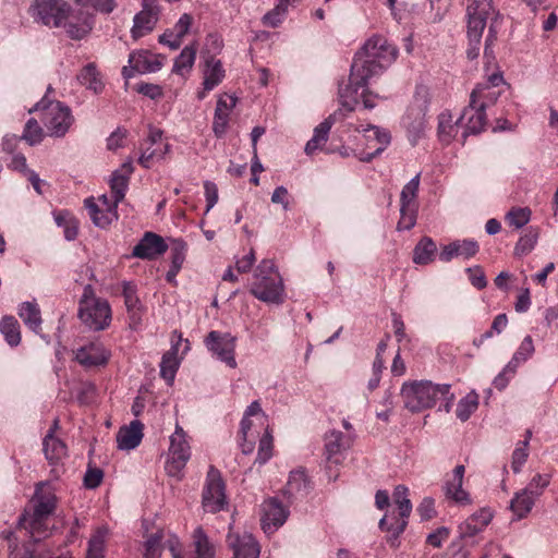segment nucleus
Wrapping results in <instances>:
<instances>
[{
    "label": "nucleus",
    "mask_w": 558,
    "mask_h": 558,
    "mask_svg": "<svg viewBox=\"0 0 558 558\" xmlns=\"http://www.w3.org/2000/svg\"><path fill=\"white\" fill-rule=\"evenodd\" d=\"M471 284L477 290H483L487 286L485 272L481 266H473L465 269Z\"/></svg>",
    "instance_id": "obj_57"
},
{
    "label": "nucleus",
    "mask_w": 558,
    "mask_h": 558,
    "mask_svg": "<svg viewBox=\"0 0 558 558\" xmlns=\"http://www.w3.org/2000/svg\"><path fill=\"white\" fill-rule=\"evenodd\" d=\"M350 439L340 430H329L324 436V456L327 466L338 465L344 459V452L350 448Z\"/></svg>",
    "instance_id": "obj_14"
},
{
    "label": "nucleus",
    "mask_w": 558,
    "mask_h": 558,
    "mask_svg": "<svg viewBox=\"0 0 558 558\" xmlns=\"http://www.w3.org/2000/svg\"><path fill=\"white\" fill-rule=\"evenodd\" d=\"M288 7L287 2L279 0L277 5L263 16V24L272 28L278 27L288 12Z\"/></svg>",
    "instance_id": "obj_47"
},
{
    "label": "nucleus",
    "mask_w": 558,
    "mask_h": 558,
    "mask_svg": "<svg viewBox=\"0 0 558 558\" xmlns=\"http://www.w3.org/2000/svg\"><path fill=\"white\" fill-rule=\"evenodd\" d=\"M529 458L527 441H519L511 456V469L513 473H520Z\"/></svg>",
    "instance_id": "obj_52"
},
{
    "label": "nucleus",
    "mask_w": 558,
    "mask_h": 558,
    "mask_svg": "<svg viewBox=\"0 0 558 558\" xmlns=\"http://www.w3.org/2000/svg\"><path fill=\"white\" fill-rule=\"evenodd\" d=\"M105 533L97 531L88 542L86 558H105Z\"/></svg>",
    "instance_id": "obj_50"
},
{
    "label": "nucleus",
    "mask_w": 558,
    "mask_h": 558,
    "mask_svg": "<svg viewBox=\"0 0 558 558\" xmlns=\"http://www.w3.org/2000/svg\"><path fill=\"white\" fill-rule=\"evenodd\" d=\"M450 535V530L446 526H440L434 532L429 533L426 537V543L434 548H440L442 542L446 541Z\"/></svg>",
    "instance_id": "obj_63"
},
{
    "label": "nucleus",
    "mask_w": 558,
    "mask_h": 558,
    "mask_svg": "<svg viewBox=\"0 0 558 558\" xmlns=\"http://www.w3.org/2000/svg\"><path fill=\"white\" fill-rule=\"evenodd\" d=\"M182 341V335L174 330L171 336V349L162 355L160 363V376L168 383L172 384L179 368L177 354L179 344Z\"/></svg>",
    "instance_id": "obj_23"
},
{
    "label": "nucleus",
    "mask_w": 558,
    "mask_h": 558,
    "mask_svg": "<svg viewBox=\"0 0 558 558\" xmlns=\"http://www.w3.org/2000/svg\"><path fill=\"white\" fill-rule=\"evenodd\" d=\"M134 172L132 158H128L117 170L111 174L109 185L112 193V203L119 205L125 197L129 187V182L132 173Z\"/></svg>",
    "instance_id": "obj_20"
},
{
    "label": "nucleus",
    "mask_w": 558,
    "mask_h": 558,
    "mask_svg": "<svg viewBox=\"0 0 558 558\" xmlns=\"http://www.w3.org/2000/svg\"><path fill=\"white\" fill-rule=\"evenodd\" d=\"M204 342L208 351L219 361L226 363L231 368L236 367L234 356L235 337L229 332L213 330L206 336Z\"/></svg>",
    "instance_id": "obj_11"
},
{
    "label": "nucleus",
    "mask_w": 558,
    "mask_h": 558,
    "mask_svg": "<svg viewBox=\"0 0 558 558\" xmlns=\"http://www.w3.org/2000/svg\"><path fill=\"white\" fill-rule=\"evenodd\" d=\"M128 135V130L124 128H118L107 138V148L109 150H116L123 146V141Z\"/></svg>",
    "instance_id": "obj_64"
},
{
    "label": "nucleus",
    "mask_w": 558,
    "mask_h": 558,
    "mask_svg": "<svg viewBox=\"0 0 558 558\" xmlns=\"http://www.w3.org/2000/svg\"><path fill=\"white\" fill-rule=\"evenodd\" d=\"M34 502V511L28 524L31 530L35 529L37 524L53 513L57 507V496L50 487L40 483L36 487ZM27 522L26 514H22L19 519V525L27 529Z\"/></svg>",
    "instance_id": "obj_10"
},
{
    "label": "nucleus",
    "mask_w": 558,
    "mask_h": 558,
    "mask_svg": "<svg viewBox=\"0 0 558 558\" xmlns=\"http://www.w3.org/2000/svg\"><path fill=\"white\" fill-rule=\"evenodd\" d=\"M457 243L459 246V256H462L464 259H470L478 253V243L473 239L457 240Z\"/></svg>",
    "instance_id": "obj_61"
},
{
    "label": "nucleus",
    "mask_w": 558,
    "mask_h": 558,
    "mask_svg": "<svg viewBox=\"0 0 558 558\" xmlns=\"http://www.w3.org/2000/svg\"><path fill=\"white\" fill-rule=\"evenodd\" d=\"M451 389L449 384H434L430 380H414L404 383L401 387V396L404 407L412 413H417L433 408L441 395Z\"/></svg>",
    "instance_id": "obj_3"
},
{
    "label": "nucleus",
    "mask_w": 558,
    "mask_h": 558,
    "mask_svg": "<svg viewBox=\"0 0 558 558\" xmlns=\"http://www.w3.org/2000/svg\"><path fill=\"white\" fill-rule=\"evenodd\" d=\"M43 451L50 465L59 464L68 454V447L60 438L48 430L43 439Z\"/></svg>",
    "instance_id": "obj_27"
},
{
    "label": "nucleus",
    "mask_w": 558,
    "mask_h": 558,
    "mask_svg": "<svg viewBox=\"0 0 558 558\" xmlns=\"http://www.w3.org/2000/svg\"><path fill=\"white\" fill-rule=\"evenodd\" d=\"M76 78L81 85L85 86L87 89L94 92L95 94H100L105 88L101 75L94 62L86 64L80 71Z\"/></svg>",
    "instance_id": "obj_34"
},
{
    "label": "nucleus",
    "mask_w": 558,
    "mask_h": 558,
    "mask_svg": "<svg viewBox=\"0 0 558 558\" xmlns=\"http://www.w3.org/2000/svg\"><path fill=\"white\" fill-rule=\"evenodd\" d=\"M461 122L454 121L450 111L445 110L438 116L437 136L444 145H449L457 136Z\"/></svg>",
    "instance_id": "obj_28"
},
{
    "label": "nucleus",
    "mask_w": 558,
    "mask_h": 558,
    "mask_svg": "<svg viewBox=\"0 0 558 558\" xmlns=\"http://www.w3.org/2000/svg\"><path fill=\"white\" fill-rule=\"evenodd\" d=\"M84 206L93 223L100 229L108 228L113 221L119 219L118 206L113 203L109 209H101L95 202V198L90 196L84 201Z\"/></svg>",
    "instance_id": "obj_24"
},
{
    "label": "nucleus",
    "mask_w": 558,
    "mask_h": 558,
    "mask_svg": "<svg viewBox=\"0 0 558 558\" xmlns=\"http://www.w3.org/2000/svg\"><path fill=\"white\" fill-rule=\"evenodd\" d=\"M104 478V471L99 468L88 466L84 475V486L89 489L97 488Z\"/></svg>",
    "instance_id": "obj_58"
},
{
    "label": "nucleus",
    "mask_w": 558,
    "mask_h": 558,
    "mask_svg": "<svg viewBox=\"0 0 558 558\" xmlns=\"http://www.w3.org/2000/svg\"><path fill=\"white\" fill-rule=\"evenodd\" d=\"M161 154H159V148H151L148 144L147 147L141 148V155L138 157V163L145 168L149 169L151 167L153 160H160Z\"/></svg>",
    "instance_id": "obj_60"
},
{
    "label": "nucleus",
    "mask_w": 558,
    "mask_h": 558,
    "mask_svg": "<svg viewBox=\"0 0 558 558\" xmlns=\"http://www.w3.org/2000/svg\"><path fill=\"white\" fill-rule=\"evenodd\" d=\"M17 314L27 328L39 335L43 319L40 308L35 301H26L21 303L17 310Z\"/></svg>",
    "instance_id": "obj_32"
},
{
    "label": "nucleus",
    "mask_w": 558,
    "mask_h": 558,
    "mask_svg": "<svg viewBox=\"0 0 558 558\" xmlns=\"http://www.w3.org/2000/svg\"><path fill=\"white\" fill-rule=\"evenodd\" d=\"M416 511L422 521H427L436 517L435 500L432 497H425L417 506Z\"/></svg>",
    "instance_id": "obj_59"
},
{
    "label": "nucleus",
    "mask_w": 558,
    "mask_h": 558,
    "mask_svg": "<svg viewBox=\"0 0 558 558\" xmlns=\"http://www.w3.org/2000/svg\"><path fill=\"white\" fill-rule=\"evenodd\" d=\"M109 356V352L100 343L82 347L75 354L76 361L87 367L104 365L108 362Z\"/></svg>",
    "instance_id": "obj_25"
},
{
    "label": "nucleus",
    "mask_w": 558,
    "mask_h": 558,
    "mask_svg": "<svg viewBox=\"0 0 558 558\" xmlns=\"http://www.w3.org/2000/svg\"><path fill=\"white\" fill-rule=\"evenodd\" d=\"M531 219V210L527 207L512 208L506 216L509 226L520 229L524 227Z\"/></svg>",
    "instance_id": "obj_51"
},
{
    "label": "nucleus",
    "mask_w": 558,
    "mask_h": 558,
    "mask_svg": "<svg viewBox=\"0 0 558 558\" xmlns=\"http://www.w3.org/2000/svg\"><path fill=\"white\" fill-rule=\"evenodd\" d=\"M505 84L501 72H495L488 76V78L478 83L472 90L470 98L472 104L484 105V109L494 105L500 96V90L495 88Z\"/></svg>",
    "instance_id": "obj_15"
},
{
    "label": "nucleus",
    "mask_w": 558,
    "mask_h": 558,
    "mask_svg": "<svg viewBox=\"0 0 558 558\" xmlns=\"http://www.w3.org/2000/svg\"><path fill=\"white\" fill-rule=\"evenodd\" d=\"M492 11V0H469L466 7L469 38L466 57L470 60H474L480 56L483 32Z\"/></svg>",
    "instance_id": "obj_4"
},
{
    "label": "nucleus",
    "mask_w": 558,
    "mask_h": 558,
    "mask_svg": "<svg viewBox=\"0 0 558 558\" xmlns=\"http://www.w3.org/2000/svg\"><path fill=\"white\" fill-rule=\"evenodd\" d=\"M363 138L365 148L355 154V157L363 162H369L379 156L391 142L389 131L371 124L364 129Z\"/></svg>",
    "instance_id": "obj_12"
},
{
    "label": "nucleus",
    "mask_w": 558,
    "mask_h": 558,
    "mask_svg": "<svg viewBox=\"0 0 558 558\" xmlns=\"http://www.w3.org/2000/svg\"><path fill=\"white\" fill-rule=\"evenodd\" d=\"M158 21L157 15H153L147 11H141L133 19V27L131 29L132 37L138 39L150 33Z\"/></svg>",
    "instance_id": "obj_36"
},
{
    "label": "nucleus",
    "mask_w": 558,
    "mask_h": 558,
    "mask_svg": "<svg viewBox=\"0 0 558 558\" xmlns=\"http://www.w3.org/2000/svg\"><path fill=\"white\" fill-rule=\"evenodd\" d=\"M311 490V483L304 470L292 471L286 485V494L298 498L306 496Z\"/></svg>",
    "instance_id": "obj_33"
},
{
    "label": "nucleus",
    "mask_w": 558,
    "mask_h": 558,
    "mask_svg": "<svg viewBox=\"0 0 558 558\" xmlns=\"http://www.w3.org/2000/svg\"><path fill=\"white\" fill-rule=\"evenodd\" d=\"M58 227L63 228L65 240L73 241L78 234V221L68 210H60L53 214Z\"/></svg>",
    "instance_id": "obj_37"
},
{
    "label": "nucleus",
    "mask_w": 558,
    "mask_h": 558,
    "mask_svg": "<svg viewBox=\"0 0 558 558\" xmlns=\"http://www.w3.org/2000/svg\"><path fill=\"white\" fill-rule=\"evenodd\" d=\"M196 48L193 46H185L180 54L174 59L172 72L179 75H183L184 72H189L195 62Z\"/></svg>",
    "instance_id": "obj_40"
},
{
    "label": "nucleus",
    "mask_w": 558,
    "mask_h": 558,
    "mask_svg": "<svg viewBox=\"0 0 558 558\" xmlns=\"http://www.w3.org/2000/svg\"><path fill=\"white\" fill-rule=\"evenodd\" d=\"M417 218V205H400V219L397 225L398 231L411 230Z\"/></svg>",
    "instance_id": "obj_46"
},
{
    "label": "nucleus",
    "mask_w": 558,
    "mask_h": 558,
    "mask_svg": "<svg viewBox=\"0 0 558 558\" xmlns=\"http://www.w3.org/2000/svg\"><path fill=\"white\" fill-rule=\"evenodd\" d=\"M129 63L134 64L137 73H155L162 66L159 56H153L147 50L131 52L129 56Z\"/></svg>",
    "instance_id": "obj_29"
},
{
    "label": "nucleus",
    "mask_w": 558,
    "mask_h": 558,
    "mask_svg": "<svg viewBox=\"0 0 558 558\" xmlns=\"http://www.w3.org/2000/svg\"><path fill=\"white\" fill-rule=\"evenodd\" d=\"M289 510L277 499L270 498L264 504L262 527L265 533H274L286 522Z\"/></svg>",
    "instance_id": "obj_21"
},
{
    "label": "nucleus",
    "mask_w": 558,
    "mask_h": 558,
    "mask_svg": "<svg viewBox=\"0 0 558 558\" xmlns=\"http://www.w3.org/2000/svg\"><path fill=\"white\" fill-rule=\"evenodd\" d=\"M397 58V49L386 38L374 36L355 53L349 84L339 87L341 107L353 111L359 101L357 92L368 81L380 75Z\"/></svg>",
    "instance_id": "obj_1"
},
{
    "label": "nucleus",
    "mask_w": 558,
    "mask_h": 558,
    "mask_svg": "<svg viewBox=\"0 0 558 558\" xmlns=\"http://www.w3.org/2000/svg\"><path fill=\"white\" fill-rule=\"evenodd\" d=\"M225 76L226 71L222 62L213 56L206 57L203 69V89L197 93V98L203 100L210 90L223 81Z\"/></svg>",
    "instance_id": "obj_19"
},
{
    "label": "nucleus",
    "mask_w": 558,
    "mask_h": 558,
    "mask_svg": "<svg viewBox=\"0 0 558 558\" xmlns=\"http://www.w3.org/2000/svg\"><path fill=\"white\" fill-rule=\"evenodd\" d=\"M36 110L45 111L44 123L51 136H64L74 121L70 107L60 101H49L46 96L29 112Z\"/></svg>",
    "instance_id": "obj_6"
},
{
    "label": "nucleus",
    "mask_w": 558,
    "mask_h": 558,
    "mask_svg": "<svg viewBox=\"0 0 558 558\" xmlns=\"http://www.w3.org/2000/svg\"><path fill=\"white\" fill-rule=\"evenodd\" d=\"M122 290V295L124 298V304L126 311H133L134 308H140L142 306L141 301L137 296L136 286L130 281H124Z\"/></svg>",
    "instance_id": "obj_55"
},
{
    "label": "nucleus",
    "mask_w": 558,
    "mask_h": 558,
    "mask_svg": "<svg viewBox=\"0 0 558 558\" xmlns=\"http://www.w3.org/2000/svg\"><path fill=\"white\" fill-rule=\"evenodd\" d=\"M272 457V436L268 430L262 436L258 444V451L255 462L265 464Z\"/></svg>",
    "instance_id": "obj_53"
},
{
    "label": "nucleus",
    "mask_w": 558,
    "mask_h": 558,
    "mask_svg": "<svg viewBox=\"0 0 558 558\" xmlns=\"http://www.w3.org/2000/svg\"><path fill=\"white\" fill-rule=\"evenodd\" d=\"M537 239V229L530 227L517 242L514 246V255L524 256L529 254L535 247Z\"/></svg>",
    "instance_id": "obj_44"
},
{
    "label": "nucleus",
    "mask_w": 558,
    "mask_h": 558,
    "mask_svg": "<svg viewBox=\"0 0 558 558\" xmlns=\"http://www.w3.org/2000/svg\"><path fill=\"white\" fill-rule=\"evenodd\" d=\"M64 0H34L29 13L34 20L48 27H61L71 13Z\"/></svg>",
    "instance_id": "obj_7"
},
{
    "label": "nucleus",
    "mask_w": 558,
    "mask_h": 558,
    "mask_svg": "<svg viewBox=\"0 0 558 558\" xmlns=\"http://www.w3.org/2000/svg\"><path fill=\"white\" fill-rule=\"evenodd\" d=\"M0 331L10 347H17L20 344V324L14 316H4L1 319Z\"/></svg>",
    "instance_id": "obj_38"
},
{
    "label": "nucleus",
    "mask_w": 558,
    "mask_h": 558,
    "mask_svg": "<svg viewBox=\"0 0 558 558\" xmlns=\"http://www.w3.org/2000/svg\"><path fill=\"white\" fill-rule=\"evenodd\" d=\"M408 487L398 485L392 494L393 501L399 510L398 517L392 512L390 518L393 522L391 523H388L387 514L379 520V529L389 533L387 542L391 547L399 545L398 538L404 532L408 525V518L412 511V504L408 498Z\"/></svg>",
    "instance_id": "obj_5"
},
{
    "label": "nucleus",
    "mask_w": 558,
    "mask_h": 558,
    "mask_svg": "<svg viewBox=\"0 0 558 558\" xmlns=\"http://www.w3.org/2000/svg\"><path fill=\"white\" fill-rule=\"evenodd\" d=\"M62 26L65 27V32L71 39L81 40L92 32L94 20L93 16H88L81 24L64 22Z\"/></svg>",
    "instance_id": "obj_45"
},
{
    "label": "nucleus",
    "mask_w": 558,
    "mask_h": 558,
    "mask_svg": "<svg viewBox=\"0 0 558 558\" xmlns=\"http://www.w3.org/2000/svg\"><path fill=\"white\" fill-rule=\"evenodd\" d=\"M461 128L463 129L462 136L465 140L469 135H477L485 130L486 126V112L484 105L472 104L470 101L459 117Z\"/></svg>",
    "instance_id": "obj_17"
},
{
    "label": "nucleus",
    "mask_w": 558,
    "mask_h": 558,
    "mask_svg": "<svg viewBox=\"0 0 558 558\" xmlns=\"http://www.w3.org/2000/svg\"><path fill=\"white\" fill-rule=\"evenodd\" d=\"M250 292L265 303L284 302L283 281L272 260L264 259L256 267Z\"/></svg>",
    "instance_id": "obj_2"
},
{
    "label": "nucleus",
    "mask_w": 558,
    "mask_h": 558,
    "mask_svg": "<svg viewBox=\"0 0 558 558\" xmlns=\"http://www.w3.org/2000/svg\"><path fill=\"white\" fill-rule=\"evenodd\" d=\"M336 122L335 113L327 117L315 129L312 138L305 145V153L313 155L316 150L323 148L328 141L330 129Z\"/></svg>",
    "instance_id": "obj_30"
},
{
    "label": "nucleus",
    "mask_w": 558,
    "mask_h": 558,
    "mask_svg": "<svg viewBox=\"0 0 558 558\" xmlns=\"http://www.w3.org/2000/svg\"><path fill=\"white\" fill-rule=\"evenodd\" d=\"M43 129L40 128L36 119L31 118L26 122L23 134L20 137V140H24L31 146H34L36 144H39L43 141Z\"/></svg>",
    "instance_id": "obj_48"
},
{
    "label": "nucleus",
    "mask_w": 558,
    "mask_h": 558,
    "mask_svg": "<svg viewBox=\"0 0 558 558\" xmlns=\"http://www.w3.org/2000/svg\"><path fill=\"white\" fill-rule=\"evenodd\" d=\"M420 186V174L412 178L402 189L400 194V205H417L415 199Z\"/></svg>",
    "instance_id": "obj_49"
},
{
    "label": "nucleus",
    "mask_w": 558,
    "mask_h": 558,
    "mask_svg": "<svg viewBox=\"0 0 558 558\" xmlns=\"http://www.w3.org/2000/svg\"><path fill=\"white\" fill-rule=\"evenodd\" d=\"M193 543L195 546V558H214L215 549L210 544L206 533L199 526L193 533Z\"/></svg>",
    "instance_id": "obj_41"
},
{
    "label": "nucleus",
    "mask_w": 558,
    "mask_h": 558,
    "mask_svg": "<svg viewBox=\"0 0 558 558\" xmlns=\"http://www.w3.org/2000/svg\"><path fill=\"white\" fill-rule=\"evenodd\" d=\"M537 497H539V490L531 494L530 489L525 488L514 494L510 502V509L517 519H523L531 512Z\"/></svg>",
    "instance_id": "obj_31"
},
{
    "label": "nucleus",
    "mask_w": 558,
    "mask_h": 558,
    "mask_svg": "<svg viewBox=\"0 0 558 558\" xmlns=\"http://www.w3.org/2000/svg\"><path fill=\"white\" fill-rule=\"evenodd\" d=\"M143 427L141 421L134 420L129 426H122L117 434L118 448L121 450L135 449L142 441Z\"/></svg>",
    "instance_id": "obj_26"
},
{
    "label": "nucleus",
    "mask_w": 558,
    "mask_h": 558,
    "mask_svg": "<svg viewBox=\"0 0 558 558\" xmlns=\"http://www.w3.org/2000/svg\"><path fill=\"white\" fill-rule=\"evenodd\" d=\"M535 348L531 336L524 337L512 359L508 362V368H518L521 363L526 362L533 354Z\"/></svg>",
    "instance_id": "obj_42"
},
{
    "label": "nucleus",
    "mask_w": 558,
    "mask_h": 558,
    "mask_svg": "<svg viewBox=\"0 0 558 558\" xmlns=\"http://www.w3.org/2000/svg\"><path fill=\"white\" fill-rule=\"evenodd\" d=\"M77 315L81 322L93 331L106 329L112 319L110 304L105 299L78 307Z\"/></svg>",
    "instance_id": "obj_13"
},
{
    "label": "nucleus",
    "mask_w": 558,
    "mask_h": 558,
    "mask_svg": "<svg viewBox=\"0 0 558 558\" xmlns=\"http://www.w3.org/2000/svg\"><path fill=\"white\" fill-rule=\"evenodd\" d=\"M229 118L230 114L215 112L213 121V132L216 137L221 138L225 136L229 124Z\"/></svg>",
    "instance_id": "obj_62"
},
{
    "label": "nucleus",
    "mask_w": 558,
    "mask_h": 558,
    "mask_svg": "<svg viewBox=\"0 0 558 558\" xmlns=\"http://www.w3.org/2000/svg\"><path fill=\"white\" fill-rule=\"evenodd\" d=\"M478 408V395L472 390L457 404L456 415L461 422H466Z\"/></svg>",
    "instance_id": "obj_39"
},
{
    "label": "nucleus",
    "mask_w": 558,
    "mask_h": 558,
    "mask_svg": "<svg viewBox=\"0 0 558 558\" xmlns=\"http://www.w3.org/2000/svg\"><path fill=\"white\" fill-rule=\"evenodd\" d=\"M465 468L462 464L457 465L452 471V478L446 481L444 485L445 496H449L462 488Z\"/></svg>",
    "instance_id": "obj_54"
},
{
    "label": "nucleus",
    "mask_w": 558,
    "mask_h": 558,
    "mask_svg": "<svg viewBox=\"0 0 558 558\" xmlns=\"http://www.w3.org/2000/svg\"><path fill=\"white\" fill-rule=\"evenodd\" d=\"M437 251L436 243L429 236H423L413 250V263L427 265L434 260Z\"/></svg>",
    "instance_id": "obj_35"
},
{
    "label": "nucleus",
    "mask_w": 558,
    "mask_h": 558,
    "mask_svg": "<svg viewBox=\"0 0 558 558\" xmlns=\"http://www.w3.org/2000/svg\"><path fill=\"white\" fill-rule=\"evenodd\" d=\"M202 505L205 511L217 513L228 505L226 485L221 473L214 465L209 466L202 493Z\"/></svg>",
    "instance_id": "obj_8"
},
{
    "label": "nucleus",
    "mask_w": 558,
    "mask_h": 558,
    "mask_svg": "<svg viewBox=\"0 0 558 558\" xmlns=\"http://www.w3.org/2000/svg\"><path fill=\"white\" fill-rule=\"evenodd\" d=\"M493 512L489 508H482L470 515L459 525V537L466 539L482 532L492 521Z\"/></svg>",
    "instance_id": "obj_22"
},
{
    "label": "nucleus",
    "mask_w": 558,
    "mask_h": 558,
    "mask_svg": "<svg viewBox=\"0 0 558 558\" xmlns=\"http://www.w3.org/2000/svg\"><path fill=\"white\" fill-rule=\"evenodd\" d=\"M186 244L182 240H175L172 243L170 257L171 266L182 268L185 259Z\"/></svg>",
    "instance_id": "obj_56"
},
{
    "label": "nucleus",
    "mask_w": 558,
    "mask_h": 558,
    "mask_svg": "<svg viewBox=\"0 0 558 558\" xmlns=\"http://www.w3.org/2000/svg\"><path fill=\"white\" fill-rule=\"evenodd\" d=\"M165 531L158 530L147 536L144 542V558H160L163 546Z\"/></svg>",
    "instance_id": "obj_43"
},
{
    "label": "nucleus",
    "mask_w": 558,
    "mask_h": 558,
    "mask_svg": "<svg viewBox=\"0 0 558 558\" xmlns=\"http://www.w3.org/2000/svg\"><path fill=\"white\" fill-rule=\"evenodd\" d=\"M190 457L191 449L186 440V434L181 426L177 425L174 433L170 436L169 453L165 465L167 474L181 478L182 471Z\"/></svg>",
    "instance_id": "obj_9"
},
{
    "label": "nucleus",
    "mask_w": 558,
    "mask_h": 558,
    "mask_svg": "<svg viewBox=\"0 0 558 558\" xmlns=\"http://www.w3.org/2000/svg\"><path fill=\"white\" fill-rule=\"evenodd\" d=\"M167 250L168 244L163 238L148 231L144 233L143 238L133 247L132 256L140 259L153 260L166 253Z\"/></svg>",
    "instance_id": "obj_18"
},
{
    "label": "nucleus",
    "mask_w": 558,
    "mask_h": 558,
    "mask_svg": "<svg viewBox=\"0 0 558 558\" xmlns=\"http://www.w3.org/2000/svg\"><path fill=\"white\" fill-rule=\"evenodd\" d=\"M227 544L233 553L232 558H259L260 546L252 533L229 532Z\"/></svg>",
    "instance_id": "obj_16"
}]
</instances>
